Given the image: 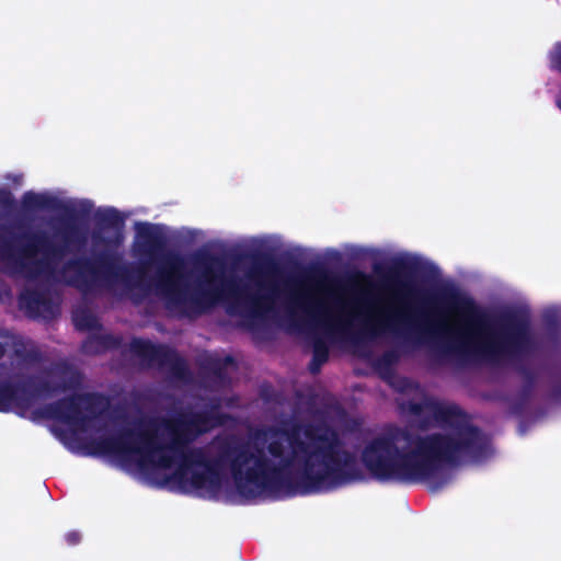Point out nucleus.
I'll list each match as a JSON object with an SVG mask.
<instances>
[{
	"label": "nucleus",
	"instance_id": "nucleus-1",
	"mask_svg": "<svg viewBox=\"0 0 561 561\" xmlns=\"http://www.w3.org/2000/svg\"><path fill=\"white\" fill-rule=\"evenodd\" d=\"M243 448L232 463V483L217 470L192 462L174 425H163L154 436L138 439L112 438V459L136 469L148 480L199 496H259L282 474H293L306 482L308 491L332 489L350 477L354 458L342 450L333 437L298 430L294 435L275 434Z\"/></svg>",
	"mask_w": 561,
	"mask_h": 561
},
{
	"label": "nucleus",
	"instance_id": "nucleus-2",
	"mask_svg": "<svg viewBox=\"0 0 561 561\" xmlns=\"http://www.w3.org/2000/svg\"><path fill=\"white\" fill-rule=\"evenodd\" d=\"M445 414L442 412L439 419L449 425L446 436L376 439L363 454L366 467L380 479L416 480L427 478L449 463L480 460L478 453L482 442L479 433L461 425L454 413Z\"/></svg>",
	"mask_w": 561,
	"mask_h": 561
},
{
	"label": "nucleus",
	"instance_id": "nucleus-3",
	"mask_svg": "<svg viewBox=\"0 0 561 561\" xmlns=\"http://www.w3.org/2000/svg\"><path fill=\"white\" fill-rule=\"evenodd\" d=\"M302 299L307 312L331 329L359 325L380 332L411 320L410 307L399 297L350 299L321 284L308 290Z\"/></svg>",
	"mask_w": 561,
	"mask_h": 561
},
{
	"label": "nucleus",
	"instance_id": "nucleus-4",
	"mask_svg": "<svg viewBox=\"0 0 561 561\" xmlns=\"http://www.w3.org/2000/svg\"><path fill=\"white\" fill-rule=\"evenodd\" d=\"M438 331L460 347L495 353L505 347L506 337L470 301H461L438 319Z\"/></svg>",
	"mask_w": 561,
	"mask_h": 561
},
{
	"label": "nucleus",
	"instance_id": "nucleus-5",
	"mask_svg": "<svg viewBox=\"0 0 561 561\" xmlns=\"http://www.w3.org/2000/svg\"><path fill=\"white\" fill-rule=\"evenodd\" d=\"M54 420L53 431L65 443L69 444L70 438H79L85 424L80 415L77 402H66L50 410L47 414Z\"/></svg>",
	"mask_w": 561,
	"mask_h": 561
},
{
	"label": "nucleus",
	"instance_id": "nucleus-6",
	"mask_svg": "<svg viewBox=\"0 0 561 561\" xmlns=\"http://www.w3.org/2000/svg\"><path fill=\"white\" fill-rule=\"evenodd\" d=\"M203 284L213 301L225 299L228 296L239 297L234 284L226 277L219 263H211L203 276Z\"/></svg>",
	"mask_w": 561,
	"mask_h": 561
},
{
	"label": "nucleus",
	"instance_id": "nucleus-7",
	"mask_svg": "<svg viewBox=\"0 0 561 561\" xmlns=\"http://www.w3.org/2000/svg\"><path fill=\"white\" fill-rule=\"evenodd\" d=\"M21 396L8 387H0V411H14L27 415V411L21 403Z\"/></svg>",
	"mask_w": 561,
	"mask_h": 561
},
{
	"label": "nucleus",
	"instance_id": "nucleus-8",
	"mask_svg": "<svg viewBox=\"0 0 561 561\" xmlns=\"http://www.w3.org/2000/svg\"><path fill=\"white\" fill-rule=\"evenodd\" d=\"M180 276V266L178 263H171L168 267V271L165 272V275H163V278L167 283L171 285H175L178 283Z\"/></svg>",
	"mask_w": 561,
	"mask_h": 561
},
{
	"label": "nucleus",
	"instance_id": "nucleus-9",
	"mask_svg": "<svg viewBox=\"0 0 561 561\" xmlns=\"http://www.w3.org/2000/svg\"><path fill=\"white\" fill-rule=\"evenodd\" d=\"M550 61L553 67L561 69V43H557L550 50Z\"/></svg>",
	"mask_w": 561,
	"mask_h": 561
},
{
	"label": "nucleus",
	"instance_id": "nucleus-10",
	"mask_svg": "<svg viewBox=\"0 0 561 561\" xmlns=\"http://www.w3.org/2000/svg\"><path fill=\"white\" fill-rule=\"evenodd\" d=\"M556 103H557V106L561 110V92L559 93Z\"/></svg>",
	"mask_w": 561,
	"mask_h": 561
},
{
	"label": "nucleus",
	"instance_id": "nucleus-11",
	"mask_svg": "<svg viewBox=\"0 0 561 561\" xmlns=\"http://www.w3.org/2000/svg\"><path fill=\"white\" fill-rule=\"evenodd\" d=\"M148 228H149V227H148V225H139V226H138V230H139V231L147 230Z\"/></svg>",
	"mask_w": 561,
	"mask_h": 561
}]
</instances>
